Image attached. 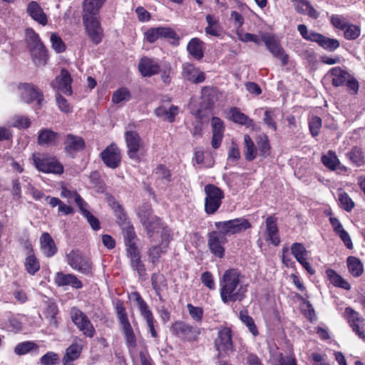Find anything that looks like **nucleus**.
<instances>
[{"label":"nucleus","mask_w":365,"mask_h":365,"mask_svg":"<svg viewBox=\"0 0 365 365\" xmlns=\"http://www.w3.org/2000/svg\"><path fill=\"white\" fill-rule=\"evenodd\" d=\"M215 226L218 230L207 234V247L215 257L221 259L225 256V245L227 242L226 237L248 230L251 227V224L248 220L240 217L215 222Z\"/></svg>","instance_id":"obj_1"},{"label":"nucleus","mask_w":365,"mask_h":365,"mask_svg":"<svg viewBox=\"0 0 365 365\" xmlns=\"http://www.w3.org/2000/svg\"><path fill=\"white\" fill-rule=\"evenodd\" d=\"M242 278L237 269H228L223 273L220 279V294L223 303L241 302L245 299L247 287L242 283Z\"/></svg>","instance_id":"obj_2"},{"label":"nucleus","mask_w":365,"mask_h":365,"mask_svg":"<svg viewBox=\"0 0 365 365\" xmlns=\"http://www.w3.org/2000/svg\"><path fill=\"white\" fill-rule=\"evenodd\" d=\"M26 41L34 64L37 66L46 65L47 61L46 48L34 29L31 28L26 29Z\"/></svg>","instance_id":"obj_3"},{"label":"nucleus","mask_w":365,"mask_h":365,"mask_svg":"<svg viewBox=\"0 0 365 365\" xmlns=\"http://www.w3.org/2000/svg\"><path fill=\"white\" fill-rule=\"evenodd\" d=\"M68 264L74 270L88 277L94 274L93 265L91 260L78 250H72L66 256Z\"/></svg>","instance_id":"obj_4"},{"label":"nucleus","mask_w":365,"mask_h":365,"mask_svg":"<svg viewBox=\"0 0 365 365\" xmlns=\"http://www.w3.org/2000/svg\"><path fill=\"white\" fill-rule=\"evenodd\" d=\"M32 160L34 166L40 172L54 174H61L63 172V165L53 157L34 153Z\"/></svg>","instance_id":"obj_5"},{"label":"nucleus","mask_w":365,"mask_h":365,"mask_svg":"<svg viewBox=\"0 0 365 365\" xmlns=\"http://www.w3.org/2000/svg\"><path fill=\"white\" fill-rule=\"evenodd\" d=\"M143 226L146 230L150 242H158L160 239H164V237L172 238L170 229L157 216L153 217L151 220Z\"/></svg>","instance_id":"obj_6"},{"label":"nucleus","mask_w":365,"mask_h":365,"mask_svg":"<svg viewBox=\"0 0 365 365\" xmlns=\"http://www.w3.org/2000/svg\"><path fill=\"white\" fill-rule=\"evenodd\" d=\"M205 211L209 215H212L220 207L224 193L218 187L212 184L205 185Z\"/></svg>","instance_id":"obj_7"},{"label":"nucleus","mask_w":365,"mask_h":365,"mask_svg":"<svg viewBox=\"0 0 365 365\" xmlns=\"http://www.w3.org/2000/svg\"><path fill=\"white\" fill-rule=\"evenodd\" d=\"M71 318L73 324L83 334L89 338H93L96 334L95 328L89 318L77 307L71 309Z\"/></svg>","instance_id":"obj_8"},{"label":"nucleus","mask_w":365,"mask_h":365,"mask_svg":"<svg viewBox=\"0 0 365 365\" xmlns=\"http://www.w3.org/2000/svg\"><path fill=\"white\" fill-rule=\"evenodd\" d=\"M83 23L91 41L96 45L99 44L102 41L103 31L98 17L93 15H83Z\"/></svg>","instance_id":"obj_9"},{"label":"nucleus","mask_w":365,"mask_h":365,"mask_svg":"<svg viewBox=\"0 0 365 365\" xmlns=\"http://www.w3.org/2000/svg\"><path fill=\"white\" fill-rule=\"evenodd\" d=\"M130 297L137 302L140 313L145 320L152 337L156 338L158 336V333L155 330L154 326L156 321L155 320L153 312L148 305L138 292H132Z\"/></svg>","instance_id":"obj_10"},{"label":"nucleus","mask_w":365,"mask_h":365,"mask_svg":"<svg viewBox=\"0 0 365 365\" xmlns=\"http://www.w3.org/2000/svg\"><path fill=\"white\" fill-rule=\"evenodd\" d=\"M215 344L216 349L218 351V356H224L232 352L234 349L231 329L227 327L221 329L218 331Z\"/></svg>","instance_id":"obj_11"},{"label":"nucleus","mask_w":365,"mask_h":365,"mask_svg":"<svg viewBox=\"0 0 365 365\" xmlns=\"http://www.w3.org/2000/svg\"><path fill=\"white\" fill-rule=\"evenodd\" d=\"M171 240L172 238L164 237V239H160L158 242H150L147 255L150 263L153 265H157L159 263L161 256L167 252Z\"/></svg>","instance_id":"obj_12"},{"label":"nucleus","mask_w":365,"mask_h":365,"mask_svg":"<svg viewBox=\"0 0 365 365\" xmlns=\"http://www.w3.org/2000/svg\"><path fill=\"white\" fill-rule=\"evenodd\" d=\"M173 39L178 41L179 37L177 33L170 27L158 26L150 28L145 32V39L149 43H154L159 38Z\"/></svg>","instance_id":"obj_13"},{"label":"nucleus","mask_w":365,"mask_h":365,"mask_svg":"<svg viewBox=\"0 0 365 365\" xmlns=\"http://www.w3.org/2000/svg\"><path fill=\"white\" fill-rule=\"evenodd\" d=\"M125 139L128 157L138 161L140 160L138 153L143 150V143L140 135L135 131H126Z\"/></svg>","instance_id":"obj_14"},{"label":"nucleus","mask_w":365,"mask_h":365,"mask_svg":"<svg viewBox=\"0 0 365 365\" xmlns=\"http://www.w3.org/2000/svg\"><path fill=\"white\" fill-rule=\"evenodd\" d=\"M101 157L105 165L111 168H117L121 162V155L119 148L114 143H111L101 153Z\"/></svg>","instance_id":"obj_15"},{"label":"nucleus","mask_w":365,"mask_h":365,"mask_svg":"<svg viewBox=\"0 0 365 365\" xmlns=\"http://www.w3.org/2000/svg\"><path fill=\"white\" fill-rule=\"evenodd\" d=\"M173 333L178 337L183 338L188 341L195 340L200 334V329L197 327L186 324L184 322L178 321L172 327Z\"/></svg>","instance_id":"obj_16"},{"label":"nucleus","mask_w":365,"mask_h":365,"mask_svg":"<svg viewBox=\"0 0 365 365\" xmlns=\"http://www.w3.org/2000/svg\"><path fill=\"white\" fill-rule=\"evenodd\" d=\"M261 40L272 55L282 61L283 66L288 63V55L284 53L282 48L273 36L267 34H263Z\"/></svg>","instance_id":"obj_17"},{"label":"nucleus","mask_w":365,"mask_h":365,"mask_svg":"<svg viewBox=\"0 0 365 365\" xmlns=\"http://www.w3.org/2000/svg\"><path fill=\"white\" fill-rule=\"evenodd\" d=\"M54 284L59 287H71L75 289H80L83 287V282L72 273H64L58 272L53 277Z\"/></svg>","instance_id":"obj_18"},{"label":"nucleus","mask_w":365,"mask_h":365,"mask_svg":"<svg viewBox=\"0 0 365 365\" xmlns=\"http://www.w3.org/2000/svg\"><path fill=\"white\" fill-rule=\"evenodd\" d=\"M51 86L58 92L68 96L72 94L71 75L66 69L61 70L60 75L51 83Z\"/></svg>","instance_id":"obj_19"},{"label":"nucleus","mask_w":365,"mask_h":365,"mask_svg":"<svg viewBox=\"0 0 365 365\" xmlns=\"http://www.w3.org/2000/svg\"><path fill=\"white\" fill-rule=\"evenodd\" d=\"M21 96L22 100L30 103L34 101L40 105L43 100L42 93L34 85L30 83H24L21 87Z\"/></svg>","instance_id":"obj_20"},{"label":"nucleus","mask_w":365,"mask_h":365,"mask_svg":"<svg viewBox=\"0 0 365 365\" xmlns=\"http://www.w3.org/2000/svg\"><path fill=\"white\" fill-rule=\"evenodd\" d=\"M81 339L76 337L72 344L66 349L63 357V365H74L73 361L78 359L82 352Z\"/></svg>","instance_id":"obj_21"},{"label":"nucleus","mask_w":365,"mask_h":365,"mask_svg":"<svg viewBox=\"0 0 365 365\" xmlns=\"http://www.w3.org/2000/svg\"><path fill=\"white\" fill-rule=\"evenodd\" d=\"M64 145L66 153L73 156L74 153L83 150L85 148V141L80 136L68 134L66 136Z\"/></svg>","instance_id":"obj_22"},{"label":"nucleus","mask_w":365,"mask_h":365,"mask_svg":"<svg viewBox=\"0 0 365 365\" xmlns=\"http://www.w3.org/2000/svg\"><path fill=\"white\" fill-rule=\"evenodd\" d=\"M126 256L129 259L130 265L133 270L136 271L140 277L145 274V266L141 259V254L139 249L126 252Z\"/></svg>","instance_id":"obj_23"},{"label":"nucleus","mask_w":365,"mask_h":365,"mask_svg":"<svg viewBox=\"0 0 365 365\" xmlns=\"http://www.w3.org/2000/svg\"><path fill=\"white\" fill-rule=\"evenodd\" d=\"M185 78L195 84L202 83L205 80V74L191 63H185L182 66Z\"/></svg>","instance_id":"obj_24"},{"label":"nucleus","mask_w":365,"mask_h":365,"mask_svg":"<svg viewBox=\"0 0 365 365\" xmlns=\"http://www.w3.org/2000/svg\"><path fill=\"white\" fill-rule=\"evenodd\" d=\"M266 230L265 233L272 245L277 246L280 242L279 230L277 225V218L274 216H268L265 220Z\"/></svg>","instance_id":"obj_25"},{"label":"nucleus","mask_w":365,"mask_h":365,"mask_svg":"<svg viewBox=\"0 0 365 365\" xmlns=\"http://www.w3.org/2000/svg\"><path fill=\"white\" fill-rule=\"evenodd\" d=\"M138 69L143 76H151L158 73L160 66L154 59L143 57L138 63Z\"/></svg>","instance_id":"obj_26"},{"label":"nucleus","mask_w":365,"mask_h":365,"mask_svg":"<svg viewBox=\"0 0 365 365\" xmlns=\"http://www.w3.org/2000/svg\"><path fill=\"white\" fill-rule=\"evenodd\" d=\"M58 133L51 129L43 128L39 130L37 143L41 146L56 145L58 141Z\"/></svg>","instance_id":"obj_27"},{"label":"nucleus","mask_w":365,"mask_h":365,"mask_svg":"<svg viewBox=\"0 0 365 365\" xmlns=\"http://www.w3.org/2000/svg\"><path fill=\"white\" fill-rule=\"evenodd\" d=\"M41 248L43 255L51 257L57 252V247L49 233L43 232L40 237Z\"/></svg>","instance_id":"obj_28"},{"label":"nucleus","mask_w":365,"mask_h":365,"mask_svg":"<svg viewBox=\"0 0 365 365\" xmlns=\"http://www.w3.org/2000/svg\"><path fill=\"white\" fill-rule=\"evenodd\" d=\"M29 15L42 26L47 24V16L36 1L30 2L26 9Z\"/></svg>","instance_id":"obj_29"},{"label":"nucleus","mask_w":365,"mask_h":365,"mask_svg":"<svg viewBox=\"0 0 365 365\" xmlns=\"http://www.w3.org/2000/svg\"><path fill=\"white\" fill-rule=\"evenodd\" d=\"M230 120L235 123L245 125L247 128L254 129L255 123L252 119L242 113L237 107L231 108L230 110Z\"/></svg>","instance_id":"obj_30"},{"label":"nucleus","mask_w":365,"mask_h":365,"mask_svg":"<svg viewBox=\"0 0 365 365\" xmlns=\"http://www.w3.org/2000/svg\"><path fill=\"white\" fill-rule=\"evenodd\" d=\"M124 243L126 247L125 251H130L138 247V238L132 225L125 226L123 230Z\"/></svg>","instance_id":"obj_31"},{"label":"nucleus","mask_w":365,"mask_h":365,"mask_svg":"<svg viewBox=\"0 0 365 365\" xmlns=\"http://www.w3.org/2000/svg\"><path fill=\"white\" fill-rule=\"evenodd\" d=\"M204 42L198 38H192L187 45V51L196 60H201L204 56Z\"/></svg>","instance_id":"obj_32"},{"label":"nucleus","mask_w":365,"mask_h":365,"mask_svg":"<svg viewBox=\"0 0 365 365\" xmlns=\"http://www.w3.org/2000/svg\"><path fill=\"white\" fill-rule=\"evenodd\" d=\"M313 37L314 42L317 43L324 49L329 51L336 50L340 46V43L337 39L327 37L319 33Z\"/></svg>","instance_id":"obj_33"},{"label":"nucleus","mask_w":365,"mask_h":365,"mask_svg":"<svg viewBox=\"0 0 365 365\" xmlns=\"http://www.w3.org/2000/svg\"><path fill=\"white\" fill-rule=\"evenodd\" d=\"M332 76V85L339 87L345 85L346 81L350 78L351 74L339 67L332 68L330 71Z\"/></svg>","instance_id":"obj_34"},{"label":"nucleus","mask_w":365,"mask_h":365,"mask_svg":"<svg viewBox=\"0 0 365 365\" xmlns=\"http://www.w3.org/2000/svg\"><path fill=\"white\" fill-rule=\"evenodd\" d=\"M106 0H84L83 2V15L97 16Z\"/></svg>","instance_id":"obj_35"},{"label":"nucleus","mask_w":365,"mask_h":365,"mask_svg":"<svg viewBox=\"0 0 365 365\" xmlns=\"http://www.w3.org/2000/svg\"><path fill=\"white\" fill-rule=\"evenodd\" d=\"M244 144L245 158L249 162L252 161L257 155V148L254 141L248 134L244 135Z\"/></svg>","instance_id":"obj_36"},{"label":"nucleus","mask_w":365,"mask_h":365,"mask_svg":"<svg viewBox=\"0 0 365 365\" xmlns=\"http://www.w3.org/2000/svg\"><path fill=\"white\" fill-rule=\"evenodd\" d=\"M120 325L122 326L123 333L128 348L134 349L137 345L136 338L129 320L120 323Z\"/></svg>","instance_id":"obj_37"},{"label":"nucleus","mask_w":365,"mask_h":365,"mask_svg":"<svg viewBox=\"0 0 365 365\" xmlns=\"http://www.w3.org/2000/svg\"><path fill=\"white\" fill-rule=\"evenodd\" d=\"M155 113L158 117L164 118L170 123H172L178 114V107L174 105H172L169 108H166L165 106H160L155 110Z\"/></svg>","instance_id":"obj_38"},{"label":"nucleus","mask_w":365,"mask_h":365,"mask_svg":"<svg viewBox=\"0 0 365 365\" xmlns=\"http://www.w3.org/2000/svg\"><path fill=\"white\" fill-rule=\"evenodd\" d=\"M327 276L329 279L330 282L335 287L349 290L351 286L341 276L338 274L334 270L328 269L326 271Z\"/></svg>","instance_id":"obj_39"},{"label":"nucleus","mask_w":365,"mask_h":365,"mask_svg":"<svg viewBox=\"0 0 365 365\" xmlns=\"http://www.w3.org/2000/svg\"><path fill=\"white\" fill-rule=\"evenodd\" d=\"M294 9L299 14L308 15L314 19H317L319 16V12L310 5L307 0H304V2L303 1L302 3L298 1L297 4H294Z\"/></svg>","instance_id":"obj_40"},{"label":"nucleus","mask_w":365,"mask_h":365,"mask_svg":"<svg viewBox=\"0 0 365 365\" xmlns=\"http://www.w3.org/2000/svg\"><path fill=\"white\" fill-rule=\"evenodd\" d=\"M43 314L48 320L49 326L53 329L58 327V319L56 314H58V307L54 303H50L45 309Z\"/></svg>","instance_id":"obj_41"},{"label":"nucleus","mask_w":365,"mask_h":365,"mask_svg":"<svg viewBox=\"0 0 365 365\" xmlns=\"http://www.w3.org/2000/svg\"><path fill=\"white\" fill-rule=\"evenodd\" d=\"M347 267L349 272L354 277H359L364 271L361 262L356 257L350 256L347 258Z\"/></svg>","instance_id":"obj_42"},{"label":"nucleus","mask_w":365,"mask_h":365,"mask_svg":"<svg viewBox=\"0 0 365 365\" xmlns=\"http://www.w3.org/2000/svg\"><path fill=\"white\" fill-rule=\"evenodd\" d=\"M290 251L298 262L302 261L304 259H307L309 253L305 246L299 242L293 243L290 247Z\"/></svg>","instance_id":"obj_43"},{"label":"nucleus","mask_w":365,"mask_h":365,"mask_svg":"<svg viewBox=\"0 0 365 365\" xmlns=\"http://www.w3.org/2000/svg\"><path fill=\"white\" fill-rule=\"evenodd\" d=\"M137 215L143 225L151 220L153 217H156L153 215L151 205L148 203H144L140 206L138 209Z\"/></svg>","instance_id":"obj_44"},{"label":"nucleus","mask_w":365,"mask_h":365,"mask_svg":"<svg viewBox=\"0 0 365 365\" xmlns=\"http://www.w3.org/2000/svg\"><path fill=\"white\" fill-rule=\"evenodd\" d=\"M346 155L352 163L358 167L363 165L365 162L362 149L359 147H353Z\"/></svg>","instance_id":"obj_45"},{"label":"nucleus","mask_w":365,"mask_h":365,"mask_svg":"<svg viewBox=\"0 0 365 365\" xmlns=\"http://www.w3.org/2000/svg\"><path fill=\"white\" fill-rule=\"evenodd\" d=\"M38 346L34 341H26L19 343L14 348V353L16 355H24L29 351H38Z\"/></svg>","instance_id":"obj_46"},{"label":"nucleus","mask_w":365,"mask_h":365,"mask_svg":"<svg viewBox=\"0 0 365 365\" xmlns=\"http://www.w3.org/2000/svg\"><path fill=\"white\" fill-rule=\"evenodd\" d=\"M0 328L9 331L18 332L22 329V323L16 317L11 316L7 322L0 324Z\"/></svg>","instance_id":"obj_47"},{"label":"nucleus","mask_w":365,"mask_h":365,"mask_svg":"<svg viewBox=\"0 0 365 365\" xmlns=\"http://www.w3.org/2000/svg\"><path fill=\"white\" fill-rule=\"evenodd\" d=\"M61 196L64 198L73 199L78 208L83 205H88L87 202L75 190H70L66 187H62Z\"/></svg>","instance_id":"obj_48"},{"label":"nucleus","mask_w":365,"mask_h":365,"mask_svg":"<svg viewBox=\"0 0 365 365\" xmlns=\"http://www.w3.org/2000/svg\"><path fill=\"white\" fill-rule=\"evenodd\" d=\"M278 110L277 108H268L264 111V123L267 127L272 128L274 131L277 130V125L275 118L277 116Z\"/></svg>","instance_id":"obj_49"},{"label":"nucleus","mask_w":365,"mask_h":365,"mask_svg":"<svg viewBox=\"0 0 365 365\" xmlns=\"http://www.w3.org/2000/svg\"><path fill=\"white\" fill-rule=\"evenodd\" d=\"M88 205H83L79 208L81 215L87 220L93 230H98L101 229V224L99 220L92 215L88 210Z\"/></svg>","instance_id":"obj_50"},{"label":"nucleus","mask_w":365,"mask_h":365,"mask_svg":"<svg viewBox=\"0 0 365 365\" xmlns=\"http://www.w3.org/2000/svg\"><path fill=\"white\" fill-rule=\"evenodd\" d=\"M322 162L327 168L331 170H335L339 164L337 156L331 150H329L327 155L322 157Z\"/></svg>","instance_id":"obj_51"},{"label":"nucleus","mask_w":365,"mask_h":365,"mask_svg":"<svg viewBox=\"0 0 365 365\" xmlns=\"http://www.w3.org/2000/svg\"><path fill=\"white\" fill-rule=\"evenodd\" d=\"M151 283L156 294L160 297V292L166 286L164 276L160 273H154L151 276Z\"/></svg>","instance_id":"obj_52"},{"label":"nucleus","mask_w":365,"mask_h":365,"mask_svg":"<svg viewBox=\"0 0 365 365\" xmlns=\"http://www.w3.org/2000/svg\"><path fill=\"white\" fill-rule=\"evenodd\" d=\"M131 98V95L129 90L125 87L120 88L115 91L112 96V101L113 103H120L127 102Z\"/></svg>","instance_id":"obj_53"},{"label":"nucleus","mask_w":365,"mask_h":365,"mask_svg":"<svg viewBox=\"0 0 365 365\" xmlns=\"http://www.w3.org/2000/svg\"><path fill=\"white\" fill-rule=\"evenodd\" d=\"M257 145L262 157L267 158L270 155V145L267 135L260 136L257 141Z\"/></svg>","instance_id":"obj_54"},{"label":"nucleus","mask_w":365,"mask_h":365,"mask_svg":"<svg viewBox=\"0 0 365 365\" xmlns=\"http://www.w3.org/2000/svg\"><path fill=\"white\" fill-rule=\"evenodd\" d=\"M240 318L241 321L247 326L249 331L254 335L256 336L258 334L257 328L255 324L253 319L248 315L247 312L246 310H242L240 312Z\"/></svg>","instance_id":"obj_55"},{"label":"nucleus","mask_w":365,"mask_h":365,"mask_svg":"<svg viewBox=\"0 0 365 365\" xmlns=\"http://www.w3.org/2000/svg\"><path fill=\"white\" fill-rule=\"evenodd\" d=\"M344 31V36L348 40H355L361 34V29L359 26L348 23Z\"/></svg>","instance_id":"obj_56"},{"label":"nucleus","mask_w":365,"mask_h":365,"mask_svg":"<svg viewBox=\"0 0 365 365\" xmlns=\"http://www.w3.org/2000/svg\"><path fill=\"white\" fill-rule=\"evenodd\" d=\"M338 200L340 207L347 212H350L354 207V202L345 192H340L338 194Z\"/></svg>","instance_id":"obj_57"},{"label":"nucleus","mask_w":365,"mask_h":365,"mask_svg":"<svg viewBox=\"0 0 365 365\" xmlns=\"http://www.w3.org/2000/svg\"><path fill=\"white\" fill-rule=\"evenodd\" d=\"M24 265L26 271L31 275L40 269L39 262L34 255H30L26 258Z\"/></svg>","instance_id":"obj_58"},{"label":"nucleus","mask_w":365,"mask_h":365,"mask_svg":"<svg viewBox=\"0 0 365 365\" xmlns=\"http://www.w3.org/2000/svg\"><path fill=\"white\" fill-rule=\"evenodd\" d=\"M344 314L348 319L349 325L356 323L364 324V319L360 316L359 313L355 312L352 308L346 307L345 309Z\"/></svg>","instance_id":"obj_59"},{"label":"nucleus","mask_w":365,"mask_h":365,"mask_svg":"<svg viewBox=\"0 0 365 365\" xmlns=\"http://www.w3.org/2000/svg\"><path fill=\"white\" fill-rule=\"evenodd\" d=\"M322 121L318 116H312L309 119V128L313 137L319 135L320 128H322Z\"/></svg>","instance_id":"obj_60"},{"label":"nucleus","mask_w":365,"mask_h":365,"mask_svg":"<svg viewBox=\"0 0 365 365\" xmlns=\"http://www.w3.org/2000/svg\"><path fill=\"white\" fill-rule=\"evenodd\" d=\"M155 175L158 180H162L164 183H168L171 181V174L170 170L163 165H159L156 168Z\"/></svg>","instance_id":"obj_61"},{"label":"nucleus","mask_w":365,"mask_h":365,"mask_svg":"<svg viewBox=\"0 0 365 365\" xmlns=\"http://www.w3.org/2000/svg\"><path fill=\"white\" fill-rule=\"evenodd\" d=\"M30 120L25 116L15 115L10 122V125L18 128H27L30 126Z\"/></svg>","instance_id":"obj_62"},{"label":"nucleus","mask_w":365,"mask_h":365,"mask_svg":"<svg viewBox=\"0 0 365 365\" xmlns=\"http://www.w3.org/2000/svg\"><path fill=\"white\" fill-rule=\"evenodd\" d=\"M58 361V355L53 351L47 352L40 359L41 365H56Z\"/></svg>","instance_id":"obj_63"},{"label":"nucleus","mask_w":365,"mask_h":365,"mask_svg":"<svg viewBox=\"0 0 365 365\" xmlns=\"http://www.w3.org/2000/svg\"><path fill=\"white\" fill-rule=\"evenodd\" d=\"M56 101L58 109L63 113H68L72 112V106L67 100L61 96L58 93L56 95Z\"/></svg>","instance_id":"obj_64"}]
</instances>
